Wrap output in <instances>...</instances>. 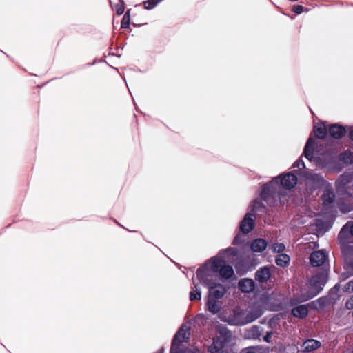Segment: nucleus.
<instances>
[{"instance_id": "4468645a", "label": "nucleus", "mask_w": 353, "mask_h": 353, "mask_svg": "<svg viewBox=\"0 0 353 353\" xmlns=\"http://www.w3.org/2000/svg\"><path fill=\"white\" fill-rule=\"evenodd\" d=\"M267 247V243L262 239H257L253 241L251 243L250 248L254 252H261Z\"/></svg>"}, {"instance_id": "37998d69", "label": "nucleus", "mask_w": 353, "mask_h": 353, "mask_svg": "<svg viewBox=\"0 0 353 353\" xmlns=\"http://www.w3.org/2000/svg\"><path fill=\"white\" fill-rule=\"evenodd\" d=\"M352 316H353V311H352Z\"/></svg>"}, {"instance_id": "7ed1b4c3", "label": "nucleus", "mask_w": 353, "mask_h": 353, "mask_svg": "<svg viewBox=\"0 0 353 353\" xmlns=\"http://www.w3.org/2000/svg\"><path fill=\"white\" fill-rule=\"evenodd\" d=\"M212 268L214 272H219L221 276L225 279H229L234 274L232 267L226 265L225 262L220 259H212Z\"/></svg>"}, {"instance_id": "f8f14e48", "label": "nucleus", "mask_w": 353, "mask_h": 353, "mask_svg": "<svg viewBox=\"0 0 353 353\" xmlns=\"http://www.w3.org/2000/svg\"><path fill=\"white\" fill-rule=\"evenodd\" d=\"M239 287L243 292H250L254 288V282L250 279H243L239 282Z\"/></svg>"}, {"instance_id": "9b49d317", "label": "nucleus", "mask_w": 353, "mask_h": 353, "mask_svg": "<svg viewBox=\"0 0 353 353\" xmlns=\"http://www.w3.org/2000/svg\"><path fill=\"white\" fill-rule=\"evenodd\" d=\"M271 273L269 268L263 267L256 271L255 279L261 283L267 281L270 277Z\"/></svg>"}, {"instance_id": "9d476101", "label": "nucleus", "mask_w": 353, "mask_h": 353, "mask_svg": "<svg viewBox=\"0 0 353 353\" xmlns=\"http://www.w3.org/2000/svg\"><path fill=\"white\" fill-rule=\"evenodd\" d=\"M253 227L254 221L252 218V215L248 214L245 216L243 220L241 221L240 229L243 233L247 234L253 229Z\"/></svg>"}, {"instance_id": "b1692460", "label": "nucleus", "mask_w": 353, "mask_h": 353, "mask_svg": "<svg viewBox=\"0 0 353 353\" xmlns=\"http://www.w3.org/2000/svg\"><path fill=\"white\" fill-rule=\"evenodd\" d=\"M246 336L249 338L257 339L261 336V331L259 327H253L248 331Z\"/></svg>"}, {"instance_id": "a19ab883", "label": "nucleus", "mask_w": 353, "mask_h": 353, "mask_svg": "<svg viewBox=\"0 0 353 353\" xmlns=\"http://www.w3.org/2000/svg\"><path fill=\"white\" fill-rule=\"evenodd\" d=\"M123 12V10H119L117 11L118 14H122V12Z\"/></svg>"}, {"instance_id": "2f4dec72", "label": "nucleus", "mask_w": 353, "mask_h": 353, "mask_svg": "<svg viewBox=\"0 0 353 353\" xmlns=\"http://www.w3.org/2000/svg\"><path fill=\"white\" fill-rule=\"evenodd\" d=\"M345 305L348 310L353 309V295L347 301Z\"/></svg>"}, {"instance_id": "c85d7f7f", "label": "nucleus", "mask_w": 353, "mask_h": 353, "mask_svg": "<svg viewBox=\"0 0 353 353\" xmlns=\"http://www.w3.org/2000/svg\"><path fill=\"white\" fill-rule=\"evenodd\" d=\"M343 291L348 293L353 292V280L344 285Z\"/></svg>"}, {"instance_id": "4be33fe9", "label": "nucleus", "mask_w": 353, "mask_h": 353, "mask_svg": "<svg viewBox=\"0 0 353 353\" xmlns=\"http://www.w3.org/2000/svg\"><path fill=\"white\" fill-rule=\"evenodd\" d=\"M322 199L325 205L330 204L334 201V194L332 191L327 190L324 192Z\"/></svg>"}, {"instance_id": "393cba45", "label": "nucleus", "mask_w": 353, "mask_h": 353, "mask_svg": "<svg viewBox=\"0 0 353 353\" xmlns=\"http://www.w3.org/2000/svg\"><path fill=\"white\" fill-rule=\"evenodd\" d=\"M201 291L198 289L197 285H195L194 289H193L190 293V299L191 301H194L201 299Z\"/></svg>"}, {"instance_id": "412c9836", "label": "nucleus", "mask_w": 353, "mask_h": 353, "mask_svg": "<svg viewBox=\"0 0 353 353\" xmlns=\"http://www.w3.org/2000/svg\"><path fill=\"white\" fill-rule=\"evenodd\" d=\"M290 262V257L285 254H279L276 259V263L281 267H285L288 265Z\"/></svg>"}, {"instance_id": "a211bd4d", "label": "nucleus", "mask_w": 353, "mask_h": 353, "mask_svg": "<svg viewBox=\"0 0 353 353\" xmlns=\"http://www.w3.org/2000/svg\"><path fill=\"white\" fill-rule=\"evenodd\" d=\"M207 307L208 311L212 314H216L220 310V305L218 304V302L214 299L209 296L207 303Z\"/></svg>"}, {"instance_id": "ddd939ff", "label": "nucleus", "mask_w": 353, "mask_h": 353, "mask_svg": "<svg viewBox=\"0 0 353 353\" xmlns=\"http://www.w3.org/2000/svg\"><path fill=\"white\" fill-rule=\"evenodd\" d=\"M345 133V130L344 128L338 124L332 125L329 128L330 135L335 139L341 138Z\"/></svg>"}, {"instance_id": "4c0bfd02", "label": "nucleus", "mask_w": 353, "mask_h": 353, "mask_svg": "<svg viewBox=\"0 0 353 353\" xmlns=\"http://www.w3.org/2000/svg\"><path fill=\"white\" fill-rule=\"evenodd\" d=\"M350 137L351 138L352 140H353V130H352L350 133Z\"/></svg>"}, {"instance_id": "2eb2a0df", "label": "nucleus", "mask_w": 353, "mask_h": 353, "mask_svg": "<svg viewBox=\"0 0 353 353\" xmlns=\"http://www.w3.org/2000/svg\"><path fill=\"white\" fill-rule=\"evenodd\" d=\"M210 353H228L225 350V345L219 339L214 340L212 345L209 347Z\"/></svg>"}, {"instance_id": "473e14b6", "label": "nucleus", "mask_w": 353, "mask_h": 353, "mask_svg": "<svg viewBox=\"0 0 353 353\" xmlns=\"http://www.w3.org/2000/svg\"><path fill=\"white\" fill-rule=\"evenodd\" d=\"M294 166L296 167L299 169H302L305 167V165H304L303 161L302 160L299 159L294 163Z\"/></svg>"}, {"instance_id": "c756f323", "label": "nucleus", "mask_w": 353, "mask_h": 353, "mask_svg": "<svg viewBox=\"0 0 353 353\" xmlns=\"http://www.w3.org/2000/svg\"><path fill=\"white\" fill-rule=\"evenodd\" d=\"M343 159L347 163L353 162V157L350 152H345L342 157Z\"/></svg>"}, {"instance_id": "72a5a7b5", "label": "nucleus", "mask_w": 353, "mask_h": 353, "mask_svg": "<svg viewBox=\"0 0 353 353\" xmlns=\"http://www.w3.org/2000/svg\"><path fill=\"white\" fill-rule=\"evenodd\" d=\"M303 8L302 6L297 5V6H294L293 10L296 14H301L303 10Z\"/></svg>"}, {"instance_id": "6ab92c4d", "label": "nucleus", "mask_w": 353, "mask_h": 353, "mask_svg": "<svg viewBox=\"0 0 353 353\" xmlns=\"http://www.w3.org/2000/svg\"><path fill=\"white\" fill-rule=\"evenodd\" d=\"M314 132L316 137L323 139L325 137L327 134V128L324 123H321L314 126Z\"/></svg>"}, {"instance_id": "dca6fc26", "label": "nucleus", "mask_w": 353, "mask_h": 353, "mask_svg": "<svg viewBox=\"0 0 353 353\" xmlns=\"http://www.w3.org/2000/svg\"><path fill=\"white\" fill-rule=\"evenodd\" d=\"M321 346V343L314 339H308L303 344V348L305 352H309L313 351Z\"/></svg>"}, {"instance_id": "a878e982", "label": "nucleus", "mask_w": 353, "mask_h": 353, "mask_svg": "<svg viewBox=\"0 0 353 353\" xmlns=\"http://www.w3.org/2000/svg\"><path fill=\"white\" fill-rule=\"evenodd\" d=\"M129 24H130V15L128 14V12H127L123 17V19L121 21V28H126L128 27Z\"/></svg>"}, {"instance_id": "e433bc0d", "label": "nucleus", "mask_w": 353, "mask_h": 353, "mask_svg": "<svg viewBox=\"0 0 353 353\" xmlns=\"http://www.w3.org/2000/svg\"><path fill=\"white\" fill-rule=\"evenodd\" d=\"M271 335H272V333H268L264 337H263V339L265 341L268 342V343H270V339L271 337Z\"/></svg>"}, {"instance_id": "58836bf2", "label": "nucleus", "mask_w": 353, "mask_h": 353, "mask_svg": "<svg viewBox=\"0 0 353 353\" xmlns=\"http://www.w3.org/2000/svg\"><path fill=\"white\" fill-rule=\"evenodd\" d=\"M278 179H275L274 180L272 181V182L271 183V184H273L274 183H278Z\"/></svg>"}, {"instance_id": "5701e85b", "label": "nucleus", "mask_w": 353, "mask_h": 353, "mask_svg": "<svg viewBox=\"0 0 353 353\" xmlns=\"http://www.w3.org/2000/svg\"><path fill=\"white\" fill-rule=\"evenodd\" d=\"M313 144H314V141H313L312 138H311V137L309 138V139L307 141L306 145L305 147V150H304L305 156L306 158H307L309 159L310 158H312V150Z\"/></svg>"}, {"instance_id": "39448f33", "label": "nucleus", "mask_w": 353, "mask_h": 353, "mask_svg": "<svg viewBox=\"0 0 353 353\" xmlns=\"http://www.w3.org/2000/svg\"><path fill=\"white\" fill-rule=\"evenodd\" d=\"M190 336V332L187 327L183 326L175 335L172 347L170 349V353L173 352H179V347L181 343H183L188 339Z\"/></svg>"}, {"instance_id": "20e7f679", "label": "nucleus", "mask_w": 353, "mask_h": 353, "mask_svg": "<svg viewBox=\"0 0 353 353\" xmlns=\"http://www.w3.org/2000/svg\"><path fill=\"white\" fill-rule=\"evenodd\" d=\"M212 267L210 269L208 268H200L196 272V276L201 283L210 288L216 283L215 280L216 276L214 274Z\"/></svg>"}, {"instance_id": "0eeeda50", "label": "nucleus", "mask_w": 353, "mask_h": 353, "mask_svg": "<svg viewBox=\"0 0 353 353\" xmlns=\"http://www.w3.org/2000/svg\"><path fill=\"white\" fill-rule=\"evenodd\" d=\"M327 254L323 250L313 252L310 254V263L312 266L319 267L327 260Z\"/></svg>"}, {"instance_id": "c9c22d12", "label": "nucleus", "mask_w": 353, "mask_h": 353, "mask_svg": "<svg viewBox=\"0 0 353 353\" xmlns=\"http://www.w3.org/2000/svg\"><path fill=\"white\" fill-rule=\"evenodd\" d=\"M242 353H256L254 348H248L242 351Z\"/></svg>"}, {"instance_id": "ea45409f", "label": "nucleus", "mask_w": 353, "mask_h": 353, "mask_svg": "<svg viewBox=\"0 0 353 353\" xmlns=\"http://www.w3.org/2000/svg\"><path fill=\"white\" fill-rule=\"evenodd\" d=\"M123 12V10H119L117 11L118 14H122V12Z\"/></svg>"}, {"instance_id": "79ce46f5", "label": "nucleus", "mask_w": 353, "mask_h": 353, "mask_svg": "<svg viewBox=\"0 0 353 353\" xmlns=\"http://www.w3.org/2000/svg\"><path fill=\"white\" fill-rule=\"evenodd\" d=\"M343 179V176H342L341 179L339 180L338 183H341Z\"/></svg>"}, {"instance_id": "6e6552de", "label": "nucleus", "mask_w": 353, "mask_h": 353, "mask_svg": "<svg viewBox=\"0 0 353 353\" xmlns=\"http://www.w3.org/2000/svg\"><path fill=\"white\" fill-rule=\"evenodd\" d=\"M209 297L217 299L221 298L226 292L224 286L221 284H214V285L209 288Z\"/></svg>"}, {"instance_id": "f3484780", "label": "nucleus", "mask_w": 353, "mask_h": 353, "mask_svg": "<svg viewBox=\"0 0 353 353\" xmlns=\"http://www.w3.org/2000/svg\"><path fill=\"white\" fill-rule=\"evenodd\" d=\"M308 312L307 307L305 305H299L292 310V314L294 316L298 318H304Z\"/></svg>"}, {"instance_id": "cd10ccee", "label": "nucleus", "mask_w": 353, "mask_h": 353, "mask_svg": "<svg viewBox=\"0 0 353 353\" xmlns=\"http://www.w3.org/2000/svg\"><path fill=\"white\" fill-rule=\"evenodd\" d=\"M158 2L157 0H148L144 2V8L148 10L152 9L157 6Z\"/></svg>"}, {"instance_id": "7c9ffc66", "label": "nucleus", "mask_w": 353, "mask_h": 353, "mask_svg": "<svg viewBox=\"0 0 353 353\" xmlns=\"http://www.w3.org/2000/svg\"><path fill=\"white\" fill-rule=\"evenodd\" d=\"M172 353H201V352L196 347H190L184 350L181 352L172 351Z\"/></svg>"}, {"instance_id": "423d86ee", "label": "nucleus", "mask_w": 353, "mask_h": 353, "mask_svg": "<svg viewBox=\"0 0 353 353\" xmlns=\"http://www.w3.org/2000/svg\"><path fill=\"white\" fill-rule=\"evenodd\" d=\"M353 237V222H348L341 230L338 241L342 245L351 242V238Z\"/></svg>"}, {"instance_id": "f03ea898", "label": "nucleus", "mask_w": 353, "mask_h": 353, "mask_svg": "<svg viewBox=\"0 0 353 353\" xmlns=\"http://www.w3.org/2000/svg\"><path fill=\"white\" fill-rule=\"evenodd\" d=\"M327 276L326 272H321L312 276L308 284L310 292L302 299V301H307L316 296L327 282Z\"/></svg>"}, {"instance_id": "f704fd0d", "label": "nucleus", "mask_w": 353, "mask_h": 353, "mask_svg": "<svg viewBox=\"0 0 353 353\" xmlns=\"http://www.w3.org/2000/svg\"><path fill=\"white\" fill-rule=\"evenodd\" d=\"M340 210H341L343 212L346 213V212H350L352 209H351V208H346L345 207V205L342 204V205H340Z\"/></svg>"}, {"instance_id": "1a4fd4ad", "label": "nucleus", "mask_w": 353, "mask_h": 353, "mask_svg": "<svg viewBox=\"0 0 353 353\" xmlns=\"http://www.w3.org/2000/svg\"><path fill=\"white\" fill-rule=\"evenodd\" d=\"M280 182L283 188L290 189L296 184L297 179L294 174L288 173L285 175L283 176V177L280 180Z\"/></svg>"}, {"instance_id": "bb28decb", "label": "nucleus", "mask_w": 353, "mask_h": 353, "mask_svg": "<svg viewBox=\"0 0 353 353\" xmlns=\"http://www.w3.org/2000/svg\"><path fill=\"white\" fill-rule=\"evenodd\" d=\"M272 249L274 252H281L285 250V245L281 243H276L272 245Z\"/></svg>"}, {"instance_id": "aec40b11", "label": "nucleus", "mask_w": 353, "mask_h": 353, "mask_svg": "<svg viewBox=\"0 0 353 353\" xmlns=\"http://www.w3.org/2000/svg\"><path fill=\"white\" fill-rule=\"evenodd\" d=\"M307 185H312L314 183L315 188H318L323 182V179L317 174H310L307 177Z\"/></svg>"}, {"instance_id": "f257e3e1", "label": "nucleus", "mask_w": 353, "mask_h": 353, "mask_svg": "<svg viewBox=\"0 0 353 353\" xmlns=\"http://www.w3.org/2000/svg\"><path fill=\"white\" fill-rule=\"evenodd\" d=\"M261 311H257L254 314H246L240 309H234L229 315L221 314L219 319L224 322H227L232 325H242L252 322L261 315Z\"/></svg>"}]
</instances>
